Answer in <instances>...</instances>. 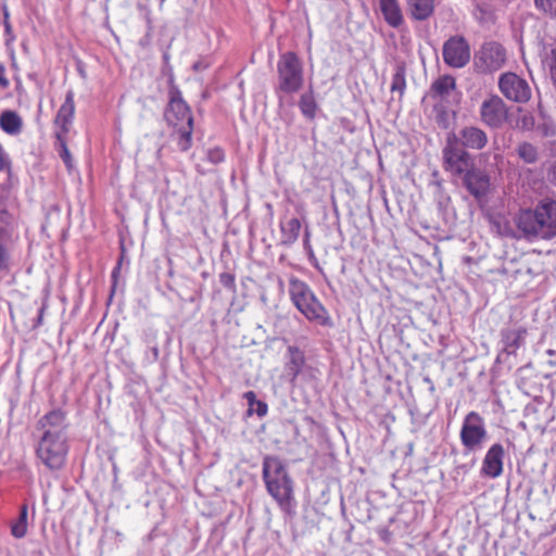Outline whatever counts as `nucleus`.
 <instances>
[{"label": "nucleus", "instance_id": "f257e3e1", "mask_svg": "<svg viewBox=\"0 0 556 556\" xmlns=\"http://www.w3.org/2000/svg\"><path fill=\"white\" fill-rule=\"evenodd\" d=\"M516 225L525 238L551 239L556 236V201L541 202L533 211L520 212Z\"/></svg>", "mask_w": 556, "mask_h": 556}, {"label": "nucleus", "instance_id": "f03ea898", "mask_svg": "<svg viewBox=\"0 0 556 556\" xmlns=\"http://www.w3.org/2000/svg\"><path fill=\"white\" fill-rule=\"evenodd\" d=\"M263 477L268 493L278 502L282 509L289 510L293 497V486L279 458L271 456L264 458Z\"/></svg>", "mask_w": 556, "mask_h": 556}, {"label": "nucleus", "instance_id": "7ed1b4c3", "mask_svg": "<svg viewBox=\"0 0 556 556\" xmlns=\"http://www.w3.org/2000/svg\"><path fill=\"white\" fill-rule=\"evenodd\" d=\"M165 119L169 126L176 129L178 147L181 151H188L192 144L193 117L187 103L176 91L165 111Z\"/></svg>", "mask_w": 556, "mask_h": 556}, {"label": "nucleus", "instance_id": "20e7f679", "mask_svg": "<svg viewBox=\"0 0 556 556\" xmlns=\"http://www.w3.org/2000/svg\"><path fill=\"white\" fill-rule=\"evenodd\" d=\"M291 300L296 308L309 320L325 323L326 311L317 301L314 293L304 282L292 278L290 279L289 289Z\"/></svg>", "mask_w": 556, "mask_h": 556}, {"label": "nucleus", "instance_id": "39448f33", "mask_svg": "<svg viewBox=\"0 0 556 556\" xmlns=\"http://www.w3.org/2000/svg\"><path fill=\"white\" fill-rule=\"evenodd\" d=\"M442 163L444 170L456 177L467 173L473 164L471 155L458 143V138L454 132L448 134L446 137V142L442 150Z\"/></svg>", "mask_w": 556, "mask_h": 556}, {"label": "nucleus", "instance_id": "423d86ee", "mask_svg": "<svg viewBox=\"0 0 556 556\" xmlns=\"http://www.w3.org/2000/svg\"><path fill=\"white\" fill-rule=\"evenodd\" d=\"M279 89L293 93L303 86L302 64L293 52L281 55L278 62Z\"/></svg>", "mask_w": 556, "mask_h": 556}, {"label": "nucleus", "instance_id": "0eeeda50", "mask_svg": "<svg viewBox=\"0 0 556 556\" xmlns=\"http://www.w3.org/2000/svg\"><path fill=\"white\" fill-rule=\"evenodd\" d=\"M36 453L49 469H60L63 467L67 455L66 438L41 435Z\"/></svg>", "mask_w": 556, "mask_h": 556}, {"label": "nucleus", "instance_id": "6e6552de", "mask_svg": "<svg viewBox=\"0 0 556 556\" xmlns=\"http://www.w3.org/2000/svg\"><path fill=\"white\" fill-rule=\"evenodd\" d=\"M486 437L488 432L482 417L476 412L467 414L460 429V441L465 448L469 452L480 450Z\"/></svg>", "mask_w": 556, "mask_h": 556}, {"label": "nucleus", "instance_id": "1a4fd4ad", "mask_svg": "<svg viewBox=\"0 0 556 556\" xmlns=\"http://www.w3.org/2000/svg\"><path fill=\"white\" fill-rule=\"evenodd\" d=\"M497 85L501 93L509 101L527 103L531 99L532 90L529 83L514 72L503 73Z\"/></svg>", "mask_w": 556, "mask_h": 556}, {"label": "nucleus", "instance_id": "9d476101", "mask_svg": "<svg viewBox=\"0 0 556 556\" xmlns=\"http://www.w3.org/2000/svg\"><path fill=\"white\" fill-rule=\"evenodd\" d=\"M480 118L486 126L500 128L508 119V108L501 97L490 96L481 103Z\"/></svg>", "mask_w": 556, "mask_h": 556}, {"label": "nucleus", "instance_id": "9b49d317", "mask_svg": "<svg viewBox=\"0 0 556 556\" xmlns=\"http://www.w3.org/2000/svg\"><path fill=\"white\" fill-rule=\"evenodd\" d=\"M506 62V50L497 42L484 43L476 58V66L482 73L496 72Z\"/></svg>", "mask_w": 556, "mask_h": 556}, {"label": "nucleus", "instance_id": "f8f14e48", "mask_svg": "<svg viewBox=\"0 0 556 556\" xmlns=\"http://www.w3.org/2000/svg\"><path fill=\"white\" fill-rule=\"evenodd\" d=\"M442 54L448 66L459 68L469 62L470 47L463 36H453L444 43Z\"/></svg>", "mask_w": 556, "mask_h": 556}, {"label": "nucleus", "instance_id": "ddd939ff", "mask_svg": "<svg viewBox=\"0 0 556 556\" xmlns=\"http://www.w3.org/2000/svg\"><path fill=\"white\" fill-rule=\"evenodd\" d=\"M460 177L465 188L475 198L479 199L488 193L491 185L490 176L484 170L477 168L475 164Z\"/></svg>", "mask_w": 556, "mask_h": 556}, {"label": "nucleus", "instance_id": "4468645a", "mask_svg": "<svg viewBox=\"0 0 556 556\" xmlns=\"http://www.w3.org/2000/svg\"><path fill=\"white\" fill-rule=\"evenodd\" d=\"M38 429L45 437L66 438L65 414L60 409L49 412L39 419Z\"/></svg>", "mask_w": 556, "mask_h": 556}, {"label": "nucleus", "instance_id": "2eb2a0df", "mask_svg": "<svg viewBox=\"0 0 556 556\" xmlns=\"http://www.w3.org/2000/svg\"><path fill=\"white\" fill-rule=\"evenodd\" d=\"M456 136L464 149L482 150L489 141L486 132L477 126H465Z\"/></svg>", "mask_w": 556, "mask_h": 556}, {"label": "nucleus", "instance_id": "dca6fc26", "mask_svg": "<svg viewBox=\"0 0 556 556\" xmlns=\"http://www.w3.org/2000/svg\"><path fill=\"white\" fill-rule=\"evenodd\" d=\"M503 446L500 443L493 444L484 456L481 469L482 473L491 478L501 476L503 471Z\"/></svg>", "mask_w": 556, "mask_h": 556}, {"label": "nucleus", "instance_id": "f3484780", "mask_svg": "<svg viewBox=\"0 0 556 556\" xmlns=\"http://www.w3.org/2000/svg\"><path fill=\"white\" fill-rule=\"evenodd\" d=\"M528 331L526 327L505 328L501 331L504 351L508 354H515L523 344Z\"/></svg>", "mask_w": 556, "mask_h": 556}, {"label": "nucleus", "instance_id": "a211bd4d", "mask_svg": "<svg viewBox=\"0 0 556 556\" xmlns=\"http://www.w3.org/2000/svg\"><path fill=\"white\" fill-rule=\"evenodd\" d=\"M74 111V94L72 91H68L66 93L65 101L61 105L55 117V124L61 128L58 134H62L63 137H65V135L68 132V126L72 123Z\"/></svg>", "mask_w": 556, "mask_h": 556}, {"label": "nucleus", "instance_id": "6ab92c4d", "mask_svg": "<svg viewBox=\"0 0 556 556\" xmlns=\"http://www.w3.org/2000/svg\"><path fill=\"white\" fill-rule=\"evenodd\" d=\"M380 10L390 26L399 27L403 23V15L396 0H380Z\"/></svg>", "mask_w": 556, "mask_h": 556}, {"label": "nucleus", "instance_id": "aec40b11", "mask_svg": "<svg viewBox=\"0 0 556 556\" xmlns=\"http://www.w3.org/2000/svg\"><path fill=\"white\" fill-rule=\"evenodd\" d=\"M408 11L417 21L427 20L434 10V0H407Z\"/></svg>", "mask_w": 556, "mask_h": 556}, {"label": "nucleus", "instance_id": "412c9836", "mask_svg": "<svg viewBox=\"0 0 556 556\" xmlns=\"http://www.w3.org/2000/svg\"><path fill=\"white\" fill-rule=\"evenodd\" d=\"M455 78L450 75L439 77L431 86V91L435 97L440 99H446L451 92L455 89Z\"/></svg>", "mask_w": 556, "mask_h": 556}, {"label": "nucleus", "instance_id": "4be33fe9", "mask_svg": "<svg viewBox=\"0 0 556 556\" xmlns=\"http://www.w3.org/2000/svg\"><path fill=\"white\" fill-rule=\"evenodd\" d=\"M0 126L5 132L14 135L20 132L22 128V119L15 112L4 111L0 115Z\"/></svg>", "mask_w": 556, "mask_h": 556}, {"label": "nucleus", "instance_id": "5701e85b", "mask_svg": "<svg viewBox=\"0 0 556 556\" xmlns=\"http://www.w3.org/2000/svg\"><path fill=\"white\" fill-rule=\"evenodd\" d=\"M516 153L526 164H535L540 159V152L534 144L523 141L516 147Z\"/></svg>", "mask_w": 556, "mask_h": 556}, {"label": "nucleus", "instance_id": "b1692460", "mask_svg": "<svg viewBox=\"0 0 556 556\" xmlns=\"http://www.w3.org/2000/svg\"><path fill=\"white\" fill-rule=\"evenodd\" d=\"M301 230V222L298 218H291L287 223L282 224V242L286 244H292L299 238Z\"/></svg>", "mask_w": 556, "mask_h": 556}, {"label": "nucleus", "instance_id": "393cba45", "mask_svg": "<svg viewBox=\"0 0 556 556\" xmlns=\"http://www.w3.org/2000/svg\"><path fill=\"white\" fill-rule=\"evenodd\" d=\"M290 361L287 364V371L291 379H295L304 364V356L298 348L289 346Z\"/></svg>", "mask_w": 556, "mask_h": 556}, {"label": "nucleus", "instance_id": "a878e982", "mask_svg": "<svg viewBox=\"0 0 556 556\" xmlns=\"http://www.w3.org/2000/svg\"><path fill=\"white\" fill-rule=\"evenodd\" d=\"M11 533L16 539H22L27 533V506L21 508L18 519L12 523Z\"/></svg>", "mask_w": 556, "mask_h": 556}, {"label": "nucleus", "instance_id": "bb28decb", "mask_svg": "<svg viewBox=\"0 0 556 556\" xmlns=\"http://www.w3.org/2000/svg\"><path fill=\"white\" fill-rule=\"evenodd\" d=\"M301 112L308 118H313L315 116V112L317 109V104L312 91L302 94L299 102Z\"/></svg>", "mask_w": 556, "mask_h": 556}, {"label": "nucleus", "instance_id": "cd10ccee", "mask_svg": "<svg viewBox=\"0 0 556 556\" xmlns=\"http://www.w3.org/2000/svg\"><path fill=\"white\" fill-rule=\"evenodd\" d=\"M405 67L403 65L397 66L396 72L393 75L391 91L403 93L405 89Z\"/></svg>", "mask_w": 556, "mask_h": 556}, {"label": "nucleus", "instance_id": "c85d7f7f", "mask_svg": "<svg viewBox=\"0 0 556 556\" xmlns=\"http://www.w3.org/2000/svg\"><path fill=\"white\" fill-rule=\"evenodd\" d=\"M56 138H58V141L61 147L60 155H61L62 160L64 161L66 167L68 169H71L73 167V163H72V156H71L68 148L66 146L65 137H63L62 134H56Z\"/></svg>", "mask_w": 556, "mask_h": 556}, {"label": "nucleus", "instance_id": "c756f323", "mask_svg": "<svg viewBox=\"0 0 556 556\" xmlns=\"http://www.w3.org/2000/svg\"><path fill=\"white\" fill-rule=\"evenodd\" d=\"M538 9L556 17V0H535Z\"/></svg>", "mask_w": 556, "mask_h": 556}, {"label": "nucleus", "instance_id": "7c9ffc66", "mask_svg": "<svg viewBox=\"0 0 556 556\" xmlns=\"http://www.w3.org/2000/svg\"><path fill=\"white\" fill-rule=\"evenodd\" d=\"M219 282L229 289L235 287V276L230 273H223L219 275Z\"/></svg>", "mask_w": 556, "mask_h": 556}, {"label": "nucleus", "instance_id": "2f4dec72", "mask_svg": "<svg viewBox=\"0 0 556 556\" xmlns=\"http://www.w3.org/2000/svg\"><path fill=\"white\" fill-rule=\"evenodd\" d=\"M207 157L212 163L217 164L224 160V152L220 149H213L208 151Z\"/></svg>", "mask_w": 556, "mask_h": 556}, {"label": "nucleus", "instance_id": "473e14b6", "mask_svg": "<svg viewBox=\"0 0 556 556\" xmlns=\"http://www.w3.org/2000/svg\"><path fill=\"white\" fill-rule=\"evenodd\" d=\"M8 266V254L4 248L0 244V270L7 268Z\"/></svg>", "mask_w": 556, "mask_h": 556}, {"label": "nucleus", "instance_id": "72a5a7b5", "mask_svg": "<svg viewBox=\"0 0 556 556\" xmlns=\"http://www.w3.org/2000/svg\"><path fill=\"white\" fill-rule=\"evenodd\" d=\"M552 59L553 62L551 64V74L554 81L556 83V46L552 49Z\"/></svg>", "mask_w": 556, "mask_h": 556}, {"label": "nucleus", "instance_id": "f704fd0d", "mask_svg": "<svg viewBox=\"0 0 556 556\" xmlns=\"http://www.w3.org/2000/svg\"><path fill=\"white\" fill-rule=\"evenodd\" d=\"M244 399L248 401L250 407L256 404V395L253 391H248L244 393Z\"/></svg>", "mask_w": 556, "mask_h": 556}, {"label": "nucleus", "instance_id": "c9c22d12", "mask_svg": "<svg viewBox=\"0 0 556 556\" xmlns=\"http://www.w3.org/2000/svg\"><path fill=\"white\" fill-rule=\"evenodd\" d=\"M256 414L258 416H264L267 413V405L264 402H256Z\"/></svg>", "mask_w": 556, "mask_h": 556}, {"label": "nucleus", "instance_id": "e433bc0d", "mask_svg": "<svg viewBox=\"0 0 556 556\" xmlns=\"http://www.w3.org/2000/svg\"><path fill=\"white\" fill-rule=\"evenodd\" d=\"M0 86L4 87V88L9 86V80L4 76V66L1 64H0Z\"/></svg>", "mask_w": 556, "mask_h": 556}, {"label": "nucleus", "instance_id": "4c0bfd02", "mask_svg": "<svg viewBox=\"0 0 556 556\" xmlns=\"http://www.w3.org/2000/svg\"><path fill=\"white\" fill-rule=\"evenodd\" d=\"M205 67H206V65H203V64H202V63H200V62H197V63H194V65H193V68H194L195 71H201V70H203V68H205Z\"/></svg>", "mask_w": 556, "mask_h": 556}, {"label": "nucleus", "instance_id": "58836bf2", "mask_svg": "<svg viewBox=\"0 0 556 556\" xmlns=\"http://www.w3.org/2000/svg\"><path fill=\"white\" fill-rule=\"evenodd\" d=\"M4 24H5V29H7V31H9V30L11 29V26H10L9 22H8V21H4Z\"/></svg>", "mask_w": 556, "mask_h": 556}, {"label": "nucleus", "instance_id": "ea45409f", "mask_svg": "<svg viewBox=\"0 0 556 556\" xmlns=\"http://www.w3.org/2000/svg\"><path fill=\"white\" fill-rule=\"evenodd\" d=\"M153 354H154V356H155V357H157V355H159V350H157V348H154V349H153Z\"/></svg>", "mask_w": 556, "mask_h": 556}, {"label": "nucleus", "instance_id": "a19ab883", "mask_svg": "<svg viewBox=\"0 0 556 556\" xmlns=\"http://www.w3.org/2000/svg\"><path fill=\"white\" fill-rule=\"evenodd\" d=\"M553 176H554V179L556 180V165L554 166V169H553Z\"/></svg>", "mask_w": 556, "mask_h": 556}, {"label": "nucleus", "instance_id": "79ce46f5", "mask_svg": "<svg viewBox=\"0 0 556 556\" xmlns=\"http://www.w3.org/2000/svg\"><path fill=\"white\" fill-rule=\"evenodd\" d=\"M8 18H9V13L4 12V20L8 21Z\"/></svg>", "mask_w": 556, "mask_h": 556}, {"label": "nucleus", "instance_id": "37998d69", "mask_svg": "<svg viewBox=\"0 0 556 556\" xmlns=\"http://www.w3.org/2000/svg\"><path fill=\"white\" fill-rule=\"evenodd\" d=\"M548 354H549V355H553V354H554V351L549 350V351H548Z\"/></svg>", "mask_w": 556, "mask_h": 556}, {"label": "nucleus", "instance_id": "c03bdc74", "mask_svg": "<svg viewBox=\"0 0 556 556\" xmlns=\"http://www.w3.org/2000/svg\"><path fill=\"white\" fill-rule=\"evenodd\" d=\"M438 556H443V555H438Z\"/></svg>", "mask_w": 556, "mask_h": 556}]
</instances>
